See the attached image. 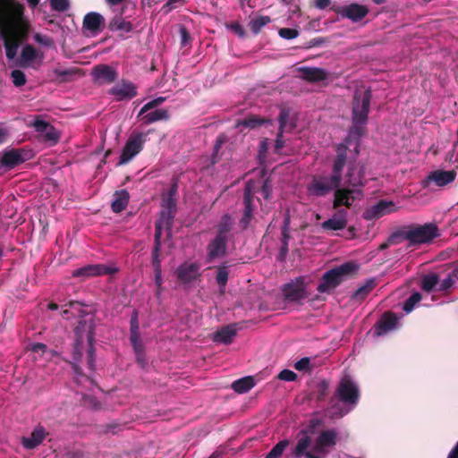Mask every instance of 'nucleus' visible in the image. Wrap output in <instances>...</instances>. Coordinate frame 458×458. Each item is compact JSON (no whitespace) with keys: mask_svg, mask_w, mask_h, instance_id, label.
Returning a JSON list of instances; mask_svg holds the SVG:
<instances>
[{"mask_svg":"<svg viewBox=\"0 0 458 458\" xmlns=\"http://www.w3.org/2000/svg\"><path fill=\"white\" fill-rule=\"evenodd\" d=\"M30 24L24 18V6L15 0H0V32L4 38L6 57L16 56L21 43L28 37Z\"/></svg>","mask_w":458,"mask_h":458,"instance_id":"f257e3e1","label":"nucleus"},{"mask_svg":"<svg viewBox=\"0 0 458 458\" xmlns=\"http://www.w3.org/2000/svg\"><path fill=\"white\" fill-rule=\"evenodd\" d=\"M336 157L333 164L332 174L329 176H314L308 185V193L310 196L325 197L336 188L340 187L342 173L346 165V149L340 147L335 149Z\"/></svg>","mask_w":458,"mask_h":458,"instance_id":"f03ea898","label":"nucleus"},{"mask_svg":"<svg viewBox=\"0 0 458 458\" xmlns=\"http://www.w3.org/2000/svg\"><path fill=\"white\" fill-rule=\"evenodd\" d=\"M359 269L358 264L348 261L327 270L320 278L317 291L320 293H332L343 282L356 275Z\"/></svg>","mask_w":458,"mask_h":458,"instance_id":"7ed1b4c3","label":"nucleus"},{"mask_svg":"<svg viewBox=\"0 0 458 458\" xmlns=\"http://www.w3.org/2000/svg\"><path fill=\"white\" fill-rule=\"evenodd\" d=\"M337 399L346 405L354 407L360 399V390L356 384L348 377H343L336 388L335 395L329 399V408L334 410L333 415L343 417L347 411H343L336 403Z\"/></svg>","mask_w":458,"mask_h":458,"instance_id":"20e7f679","label":"nucleus"},{"mask_svg":"<svg viewBox=\"0 0 458 458\" xmlns=\"http://www.w3.org/2000/svg\"><path fill=\"white\" fill-rule=\"evenodd\" d=\"M352 125L344 142L337 145L335 149L344 147L346 149V162L356 160L360 154V139L366 133L368 121L352 119Z\"/></svg>","mask_w":458,"mask_h":458,"instance_id":"39448f33","label":"nucleus"},{"mask_svg":"<svg viewBox=\"0 0 458 458\" xmlns=\"http://www.w3.org/2000/svg\"><path fill=\"white\" fill-rule=\"evenodd\" d=\"M410 244L411 246L426 244L431 242L439 236V229L434 223L424 225H410Z\"/></svg>","mask_w":458,"mask_h":458,"instance_id":"423d86ee","label":"nucleus"},{"mask_svg":"<svg viewBox=\"0 0 458 458\" xmlns=\"http://www.w3.org/2000/svg\"><path fill=\"white\" fill-rule=\"evenodd\" d=\"M372 98L371 89L355 90L352 101V119L368 121Z\"/></svg>","mask_w":458,"mask_h":458,"instance_id":"0eeeda50","label":"nucleus"},{"mask_svg":"<svg viewBox=\"0 0 458 458\" xmlns=\"http://www.w3.org/2000/svg\"><path fill=\"white\" fill-rule=\"evenodd\" d=\"M147 140V133L132 131L129 136L119 157L118 165L129 163L143 148Z\"/></svg>","mask_w":458,"mask_h":458,"instance_id":"6e6552de","label":"nucleus"},{"mask_svg":"<svg viewBox=\"0 0 458 458\" xmlns=\"http://www.w3.org/2000/svg\"><path fill=\"white\" fill-rule=\"evenodd\" d=\"M282 293L286 301L300 302L308 298L307 284L302 276L285 284L282 287Z\"/></svg>","mask_w":458,"mask_h":458,"instance_id":"1a4fd4ad","label":"nucleus"},{"mask_svg":"<svg viewBox=\"0 0 458 458\" xmlns=\"http://www.w3.org/2000/svg\"><path fill=\"white\" fill-rule=\"evenodd\" d=\"M254 182L252 181H249L246 182L244 188L243 194V213L242 216L239 221V226L242 231H245L249 228L250 222L254 218Z\"/></svg>","mask_w":458,"mask_h":458,"instance_id":"9d476101","label":"nucleus"},{"mask_svg":"<svg viewBox=\"0 0 458 458\" xmlns=\"http://www.w3.org/2000/svg\"><path fill=\"white\" fill-rule=\"evenodd\" d=\"M87 326L86 321H81L78 325V327L74 330L75 334V341L72 347V359L73 361H68L74 373L76 375L81 376L83 374L82 369L81 366L79 365V362L81 360L82 357V350H83V343H84V336H83V330L85 327Z\"/></svg>","mask_w":458,"mask_h":458,"instance_id":"9b49d317","label":"nucleus"},{"mask_svg":"<svg viewBox=\"0 0 458 458\" xmlns=\"http://www.w3.org/2000/svg\"><path fill=\"white\" fill-rule=\"evenodd\" d=\"M362 198V191L360 190H354L349 188H336L335 190V198L333 201V208L335 209L344 206L350 208L356 199Z\"/></svg>","mask_w":458,"mask_h":458,"instance_id":"f8f14e48","label":"nucleus"},{"mask_svg":"<svg viewBox=\"0 0 458 458\" xmlns=\"http://www.w3.org/2000/svg\"><path fill=\"white\" fill-rule=\"evenodd\" d=\"M115 267H110L104 264L87 265L72 271L73 277L98 276L103 275H114L118 272Z\"/></svg>","mask_w":458,"mask_h":458,"instance_id":"ddd939ff","label":"nucleus"},{"mask_svg":"<svg viewBox=\"0 0 458 458\" xmlns=\"http://www.w3.org/2000/svg\"><path fill=\"white\" fill-rule=\"evenodd\" d=\"M108 93L114 97L116 101L130 100L137 96V87L130 81L122 80L113 86Z\"/></svg>","mask_w":458,"mask_h":458,"instance_id":"4468645a","label":"nucleus"},{"mask_svg":"<svg viewBox=\"0 0 458 458\" xmlns=\"http://www.w3.org/2000/svg\"><path fill=\"white\" fill-rule=\"evenodd\" d=\"M395 204L391 200H379L375 205L366 208L362 214V217L367 221L378 219L395 210Z\"/></svg>","mask_w":458,"mask_h":458,"instance_id":"2eb2a0df","label":"nucleus"},{"mask_svg":"<svg viewBox=\"0 0 458 458\" xmlns=\"http://www.w3.org/2000/svg\"><path fill=\"white\" fill-rule=\"evenodd\" d=\"M31 157L30 150L11 149L5 151L1 158L2 166L13 168Z\"/></svg>","mask_w":458,"mask_h":458,"instance_id":"dca6fc26","label":"nucleus"},{"mask_svg":"<svg viewBox=\"0 0 458 458\" xmlns=\"http://www.w3.org/2000/svg\"><path fill=\"white\" fill-rule=\"evenodd\" d=\"M337 432L335 429H327L320 432L316 439L314 452L326 455L327 448L334 447L336 445Z\"/></svg>","mask_w":458,"mask_h":458,"instance_id":"f3484780","label":"nucleus"},{"mask_svg":"<svg viewBox=\"0 0 458 458\" xmlns=\"http://www.w3.org/2000/svg\"><path fill=\"white\" fill-rule=\"evenodd\" d=\"M456 174L455 170H435L428 174L425 183L427 186L430 183H434L437 187H445L455 180Z\"/></svg>","mask_w":458,"mask_h":458,"instance_id":"a211bd4d","label":"nucleus"},{"mask_svg":"<svg viewBox=\"0 0 458 458\" xmlns=\"http://www.w3.org/2000/svg\"><path fill=\"white\" fill-rule=\"evenodd\" d=\"M94 80L98 84H110L116 81L118 73L107 64H98L92 69Z\"/></svg>","mask_w":458,"mask_h":458,"instance_id":"6ab92c4d","label":"nucleus"},{"mask_svg":"<svg viewBox=\"0 0 458 458\" xmlns=\"http://www.w3.org/2000/svg\"><path fill=\"white\" fill-rule=\"evenodd\" d=\"M335 11L343 18H348L354 22L360 21L369 13L367 6L358 4L338 7Z\"/></svg>","mask_w":458,"mask_h":458,"instance_id":"aec40b11","label":"nucleus"},{"mask_svg":"<svg viewBox=\"0 0 458 458\" xmlns=\"http://www.w3.org/2000/svg\"><path fill=\"white\" fill-rule=\"evenodd\" d=\"M228 238L216 235L207 246V259L209 262L226 254Z\"/></svg>","mask_w":458,"mask_h":458,"instance_id":"412c9836","label":"nucleus"},{"mask_svg":"<svg viewBox=\"0 0 458 458\" xmlns=\"http://www.w3.org/2000/svg\"><path fill=\"white\" fill-rule=\"evenodd\" d=\"M347 214L348 212L345 209H338L331 218L321 224V228L324 231H338L344 229L348 223Z\"/></svg>","mask_w":458,"mask_h":458,"instance_id":"4be33fe9","label":"nucleus"},{"mask_svg":"<svg viewBox=\"0 0 458 458\" xmlns=\"http://www.w3.org/2000/svg\"><path fill=\"white\" fill-rule=\"evenodd\" d=\"M104 25V17L98 13L91 12L84 16L82 28L96 35L103 30Z\"/></svg>","mask_w":458,"mask_h":458,"instance_id":"5701e85b","label":"nucleus"},{"mask_svg":"<svg viewBox=\"0 0 458 458\" xmlns=\"http://www.w3.org/2000/svg\"><path fill=\"white\" fill-rule=\"evenodd\" d=\"M398 318L394 312L388 311L382 315L375 325V333L382 335L395 328Z\"/></svg>","mask_w":458,"mask_h":458,"instance_id":"b1692460","label":"nucleus"},{"mask_svg":"<svg viewBox=\"0 0 458 458\" xmlns=\"http://www.w3.org/2000/svg\"><path fill=\"white\" fill-rule=\"evenodd\" d=\"M298 441L294 448L291 452L292 458L306 457V454L310 453L309 447L311 445V437L305 430H301L298 434Z\"/></svg>","mask_w":458,"mask_h":458,"instance_id":"393cba45","label":"nucleus"},{"mask_svg":"<svg viewBox=\"0 0 458 458\" xmlns=\"http://www.w3.org/2000/svg\"><path fill=\"white\" fill-rule=\"evenodd\" d=\"M46 435L47 432L44 427L38 425L33 429L30 437L21 438V445L26 449H34L43 442Z\"/></svg>","mask_w":458,"mask_h":458,"instance_id":"a878e982","label":"nucleus"},{"mask_svg":"<svg viewBox=\"0 0 458 458\" xmlns=\"http://www.w3.org/2000/svg\"><path fill=\"white\" fill-rule=\"evenodd\" d=\"M237 325L230 324L218 329L213 336V341L216 343L229 344L233 342L237 334Z\"/></svg>","mask_w":458,"mask_h":458,"instance_id":"bb28decb","label":"nucleus"},{"mask_svg":"<svg viewBox=\"0 0 458 458\" xmlns=\"http://www.w3.org/2000/svg\"><path fill=\"white\" fill-rule=\"evenodd\" d=\"M289 116H290V112L287 109H282L280 111L279 116H278L279 130H278L276 140V148H282L284 145V142L282 140L284 131L285 130L291 131L295 126L293 123H291V124L287 123V120H288Z\"/></svg>","mask_w":458,"mask_h":458,"instance_id":"cd10ccee","label":"nucleus"},{"mask_svg":"<svg viewBox=\"0 0 458 458\" xmlns=\"http://www.w3.org/2000/svg\"><path fill=\"white\" fill-rule=\"evenodd\" d=\"M301 78L309 82H318L327 78V72L318 67H303L300 69Z\"/></svg>","mask_w":458,"mask_h":458,"instance_id":"c85d7f7f","label":"nucleus"},{"mask_svg":"<svg viewBox=\"0 0 458 458\" xmlns=\"http://www.w3.org/2000/svg\"><path fill=\"white\" fill-rule=\"evenodd\" d=\"M198 269H199V266L195 263L182 264L177 268V271H176L177 277L179 280H181L183 283H190L195 278Z\"/></svg>","mask_w":458,"mask_h":458,"instance_id":"c756f323","label":"nucleus"},{"mask_svg":"<svg viewBox=\"0 0 458 458\" xmlns=\"http://www.w3.org/2000/svg\"><path fill=\"white\" fill-rule=\"evenodd\" d=\"M86 339L89 344L87 352V365L91 371H94L96 369V349L94 347V327L92 325L89 327Z\"/></svg>","mask_w":458,"mask_h":458,"instance_id":"7c9ffc66","label":"nucleus"},{"mask_svg":"<svg viewBox=\"0 0 458 458\" xmlns=\"http://www.w3.org/2000/svg\"><path fill=\"white\" fill-rule=\"evenodd\" d=\"M130 194L126 190L117 191L114 194V199L111 203V208L114 213L123 211L129 203Z\"/></svg>","mask_w":458,"mask_h":458,"instance_id":"2f4dec72","label":"nucleus"},{"mask_svg":"<svg viewBox=\"0 0 458 458\" xmlns=\"http://www.w3.org/2000/svg\"><path fill=\"white\" fill-rule=\"evenodd\" d=\"M108 29L111 31L128 33L133 30V25L130 21L125 20L121 13L120 14L114 15V17L109 21Z\"/></svg>","mask_w":458,"mask_h":458,"instance_id":"473e14b6","label":"nucleus"},{"mask_svg":"<svg viewBox=\"0 0 458 458\" xmlns=\"http://www.w3.org/2000/svg\"><path fill=\"white\" fill-rule=\"evenodd\" d=\"M376 286L374 279L367 280L362 285H360L351 296L352 301L361 302L370 293V292Z\"/></svg>","mask_w":458,"mask_h":458,"instance_id":"72a5a7b5","label":"nucleus"},{"mask_svg":"<svg viewBox=\"0 0 458 458\" xmlns=\"http://www.w3.org/2000/svg\"><path fill=\"white\" fill-rule=\"evenodd\" d=\"M330 384L327 379H322L316 383L311 393V397L318 403L323 402L329 394Z\"/></svg>","mask_w":458,"mask_h":458,"instance_id":"f704fd0d","label":"nucleus"},{"mask_svg":"<svg viewBox=\"0 0 458 458\" xmlns=\"http://www.w3.org/2000/svg\"><path fill=\"white\" fill-rule=\"evenodd\" d=\"M255 386L252 377L248 376L235 380L232 384V388L239 394H243L250 391Z\"/></svg>","mask_w":458,"mask_h":458,"instance_id":"c9c22d12","label":"nucleus"},{"mask_svg":"<svg viewBox=\"0 0 458 458\" xmlns=\"http://www.w3.org/2000/svg\"><path fill=\"white\" fill-rule=\"evenodd\" d=\"M168 118L169 113L165 109H157L153 112L145 113L141 115V120L145 124H150L161 120H167Z\"/></svg>","mask_w":458,"mask_h":458,"instance_id":"e433bc0d","label":"nucleus"},{"mask_svg":"<svg viewBox=\"0 0 458 458\" xmlns=\"http://www.w3.org/2000/svg\"><path fill=\"white\" fill-rule=\"evenodd\" d=\"M410 225L403 226L398 230L394 231L388 237L389 243L399 244L403 241H408L410 243Z\"/></svg>","mask_w":458,"mask_h":458,"instance_id":"4c0bfd02","label":"nucleus"},{"mask_svg":"<svg viewBox=\"0 0 458 458\" xmlns=\"http://www.w3.org/2000/svg\"><path fill=\"white\" fill-rule=\"evenodd\" d=\"M439 284L437 274L425 275L421 279V289L426 293H431Z\"/></svg>","mask_w":458,"mask_h":458,"instance_id":"58836bf2","label":"nucleus"},{"mask_svg":"<svg viewBox=\"0 0 458 458\" xmlns=\"http://www.w3.org/2000/svg\"><path fill=\"white\" fill-rule=\"evenodd\" d=\"M355 161L356 160H353L352 162H349V161L346 162V164H349L348 174L346 175V182L348 183L349 186H352V187L363 186L364 183H363L362 175L360 174H358L355 176L352 174Z\"/></svg>","mask_w":458,"mask_h":458,"instance_id":"ea45409f","label":"nucleus"},{"mask_svg":"<svg viewBox=\"0 0 458 458\" xmlns=\"http://www.w3.org/2000/svg\"><path fill=\"white\" fill-rule=\"evenodd\" d=\"M232 229V218L230 215L225 214L217 225V236H221L224 238H228L227 233Z\"/></svg>","mask_w":458,"mask_h":458,"instance_id":"a19ab883","label":"nucleus"},{"mask_svg":"<svg viewBox=\"0 0 458 458\" xmlns=\"http://www.w3.org/2000/svg\"><path fill=\"white\" fill-rule=\"evenodd\" d=\"M269 22H271V18L269 16H259L250 20L249 22V28L255 35H257L261 31L262 28Z\"/></svg>","mask_w":458,"mask_h":458,"instance_id":"79ce46f5","label":"nucleus"},{"mask_svg":"<svg viewBox=\"0 0 458 458\" xmlns=\"http://www.w3.org/2000/svg\"><path fill=\"white\" fill-rule=\"evenodd\" d=\"M216 281L221 288H225L228 282L229 276L228 265L226 263H223L222 265L216 267Z\"/></svg>","mask_w":458,"mask_h":458,"instance_id":"37998d69","label":"nucleus"},{"mask_svg":"<svg viewBox=\"0 0 458 458\" xmlns=\"http://www.w3.org/2000/svg\"><path fill=\"white\" fill-rule=\"evenodd\" d=\"M38 56V52L36 48L30 44H27L23 47L21 53V60L27 66L32 61H34Z\"/></svg>","mask_w":458,"mask_h":458,"instance_id":"c03bdc74","label":"nucleus"},{"mask_svg":"<svg viewBox=\"0 0 458 458\" xmlns=\"http://www.w3.org/2000/svg\"><path fill=\"white\" fill-rule=\"evenodd\" d=\"M175 214V210L163 208L160 212V217L157 219V221L163 223L165 225V229L169 231V233H171Z\"/></svg>","mask_w":458,"mask_h":458,"instance_id":"a18cd8bd","label":"nucleus"},{"mask_svg":"<svg viewBox=\"0 0 458 458\" xmlns=\"http://www.w3.org/2000/svg\"><path fill=\"white\" fill-rule=\"evenodd\" d=\"M289 445V440L284 439L279 441L267 454L266 458H279L285 448Z\"/></svg>","mask_w":458,"mask_h":458,"instance_id":"49530a36","label":"nucleus"},{"mask_svg":"<svg viewBox=\"0 0 458 458\" xmlns=\"http://www.w3.org/2000/svg\"><path fill=\"white\" fill-rule=\"evenodd\" d=\"M264 122L265 121L263 119H260L258 116H250L245 119H242V121H239L237 123V126H242L244 128L254 129V128L261 125L262 123H264Z\"/></svg>","mask_w":458,"mask_h":458,"instance_id":"de8ad7c7","label":"nucleus"},{"mask_svg":"<svg viewBox=\"0 0 458 458\" xmlns=\"http://www.w3.org/2000/svg\"><path fill=\"white\" fill-rule=\"evenodd\" d=\"M164 228H165V225L163 223L157 220L156 224H155V235H154V247H153V249H155V252H157V250H161V237H162V231Z\"/></svg>","mask_w":458,"mask_h":458,"instance_id":"09e8293b","label":"nucleus"},{"mask_svg":"<svg viewBox=\"0 0 458 458\" xmlns=\"http://www.w3.org/2000/svg\"><path fill=\"white\" fill-rule=\"evenodd\" d=\"M421 298V294L419 292L411 293L403 303V310L407 313L411 312L414 306L420 301Z\"/></svg>","mask_w":458,"mask_h":458,"instance_id":"8fccbe9b","label":"nucleus"},{"mask_svg":"<svg viewBox=\"0 0 458 458\" xmlns=\"http://www.w3.org/2000/svg\"><path fill=\"white\" fill-rule=\"evenodd\" d=\"M55 79L58 80L59 82H65L70 81V77L73 75L74 71L70 69L55 68L53 70Z\"/></svg>","mask_w":458,"mask_h":458,"instance_id":"3c124183","label":"nucleus"},{"mask_svg":"<svg viewBox=\"0 0 458 458\" xmlns=\"http://www.w3.org/2000/svg\"><path fill=\"white\" fill-rule=\"evenodd\" d=\"M174 191L175 190L171 189L168 194L162 199L161 206L163 208L177 211Z\"/></svg>","mask_w":458,"mask_h":458,"instance_id":"603ef678","label":"nucleus"},{"mask_svg":"<svg viewBox=\"0 0 458 458\" xmlns=\"http://www.w3.org/2000/svg\"><path fill=\"white\" fill-rule=\"evenodd\" d=\"M11 78L15 87H21L27 82L25 73L18 69L13 70L11 72Z\"/></svg>","mask_w":458,"mask_h":458,"instance_id":"864d4df0","label":"nucleus"},{"mask_svg":"<svg viewBox=\"0 0 458 458\" xmlns=\"http://www.w3.org/2000/svg\"><path fill=\"white\" fill-rule=\"evenodd\" d=\"M39 137L43 141L50 142L51 144H55L59 140V134L53 125Z\"/></svg>","mask_w":458,"mask_h":458,"instance_id":"5fc2aeb1","label":"nucleus"},{"mask_svg":"<svg viewBox=\"0 0 458 458\" xmlns=\"http://www.w3.org/2000/svg\"><path fill=\"white\" fill-rule=\"evenodd\" d=\"M130 341L136 354V359L140 360V356L142 354L143 351V344L140 340V335L136 334L135 337L134 335H131Z\"/></svg>","mask_w":458,"mask_h":458,"instance_id":"6e6d98bb","label":"nucleus"},{"mask_svg":"<svg viewBox=\"0 0 458 458\" xmlns=\"http://www.w3.org/2000/svg\"><path fill=\"white\" fill-rule=\"evenodd\" d=\"M165 100V98H163V97H159V98H157L151 101H148V103H146L142 107L141 109L140 110L139 114H138V117H140L141 115H143L145 113H147L148 111H149L150 109H153L157 106H158L159 105H161L164 101Z\"/></svg>","mask_w":458,"mask_h":458,"instance_id":"4d7b16f0","label":"nucleus"},{"mask_svg":"<svg viewBox=\"0 0 458 458\" xmlns=\"http://www.w3.org/2000/svg\"><path fill=\"white\" fill-rule=\"evenodd\" d=\"M32 126L34 127L36 131L39 133V136H40L45 131H47L48 130V128H50L52 125L49 123L42 120L39 116H38L34 120Z\"/></svg>","mask_w":458,"mask_h":458,"instance_id":"13d9d810","label":"nucleus"},{"mask_svg":"<svg viewBox=\"0 0 458 458\" xmlns=\"http://www.w3.org/2000/svg\"><path fill=\"white\" fill-rule=\"evenodd\" d=\"M282 239L281 242H288L290 235V216L287 214L284 219V223L281 228Z\"/></svg>","mask_w":458,"mask_h":458,"instance_id":"bf43d9fd","label":"nucleus"},{"mask_svg":"<svg viewBox=\"0 0 458 458\" xmlns=\"http://www.w3.org/2000/svg\"><path fill=\"white\" fill-rule=\"evenodd\" d=\"M50 4L57 12H65L70 7L69 0H50Z\"/></svg>","mask_w":458,"mask_h":458,"instance_id":"052dcab7","label":"nucleus"},{"mask_svg":"<svg viewBox=\"0 0 458 458\" xmlns=\"http://www.w3.org/2000/svg\"><path fill=\"white\" fill-rule=\"evenodd\" d=\"M279 36L284 39H293L298 37L299 31L296 29L282 28L278 31Z\"/></svg>","mask_w":458,"mask_h":458,"instance_id":"680f3d73","label":"nucleus"},{"mask_svg":"<svg viewBox=\"0 0 458 458\" xmlns=\"http://www.w3.org/2000/svg\"><path fill=\"white\" fill-rule=\"evenodd\" d=\"M280 380L292 382L297 378V374L290 369H283L277 376Z\"/></svg>","mask_w":458,"mask_h":458,"instance_id":"e2e57ef3","label":"nucleus"},{"mask_svg":"<svg viewBox=\"0 0 458 458\" xmlns=\"http://www.w3.org/2000/svg\"><path fill=\"white\" fill-rule=\"evenodd\" d=\"M295 369L299 371H307L310 369V359L309 357H304L299 360L294 364Z\"/></svg>","mask_w":458,"mask_h":458,"instance_id":"0e129e2a","label":"nucleus"},{"mask_svg":"<svg viewBox=\"0 0 458 458\" xmlns=\"http://www.w3.org/2000/svg\"><path fill=\"white\" fill-rule=\"evenodd\" d=\"M180 37H181V46L182 47H187L188 45L191 44V35H190L188 30L184 26H182L180 28Z\"/></svg>","mask_w":458,"mask_h":458,"instance_id":"69168bd1","label":"nucleus"},{"mask_svg":"<svg viewBox=\"0 0 458 458\" xmlns=\"http://www.w3.org/2000/svg\"><path fill=\"white\" fill-rule=\"evenodd\" d=\"M131 327H130V333L131 335H136V334H140V327H139V320H138V312L134 311L131 318Z\"/></svg>","mask_w":458,"mask_h":458,"instance_id":"338daca9","label":"nucleus"},{"mask_svg":"<svg viewBox=\"0 0 458 458\" xmlns=\"http://www.w3.org/2000/svg\"><path fill=\"white\" fill-rule=\"evenodd\" d=\"M260 192L265 199H269L272 192V183L270 179L267 178L263 182Z\"/></svg>","mask_w":458,"mask_h":458,"instance_id":"774afa93","label":"nucleus"}]
</instances>
